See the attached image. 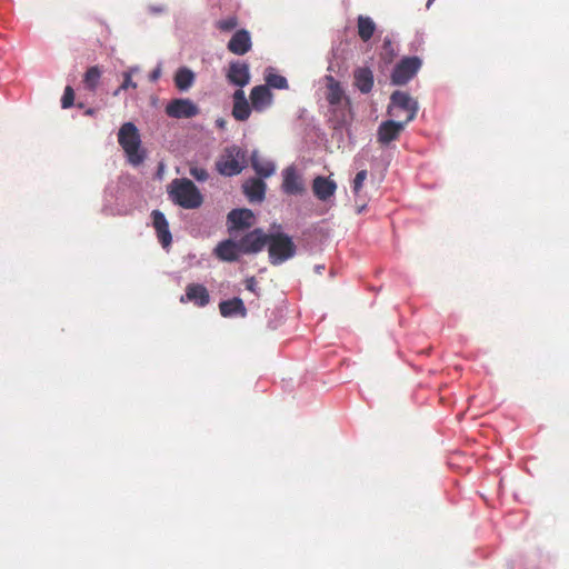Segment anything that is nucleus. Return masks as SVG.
<instances>
[{
	"mask_svg": "<svg viewBox=\"0 0 569 569\" xmlns=\"http://www.w3.org/2000/svg\"><path fill=\"white\" fill-rule=\"evenodd\" d=\"M118 142L130 164L139 166L144 161L147 153L141 146L140 133L134 123L124 122L120 127L118 132Z\"/></svg>",
	"mask_w": 569,
	"mask_h": 569,
	"instance_id": "1",
	"label": "nucleus"
},
{
	"mask_svg": "<svg viewBox=\"0 0 569 569\" xmlns=\"http://www.w3.org/2000/svg\"><path fill=\"white\" fill-rule=\"evenodd\" d=\"M171 200L184 209H197L203 202V197L189 179H174L169 189Z\"/></svg>",
	"mask_w": 569,
	"mask_h": 569,
	"instance_id": "2",
	"label": "nucleus"
},
{
	"mask_svg": "<svg viewBox=\"0 0 569 569\" xmlns=\"http://www.w3.org/2000/svg\"><path fill=\"white\" fill-rule=\"evenodd\" d=\"M268 256L272 266H279L292 259L297 253V246L292 238L284 232L268 233Z\"/></svg>",
	"mask_w": 569,
	"mask_h": 569,
	"instance_id": "3",
	"label": "nucleus"
},
{
	"mask_svg": "<svg viewBox=\"0 0 569 569\" xmlns=\"http://www.w3.org/2000/svg\"><path fill=\"white\" fill-rule=\"evenodd\" d=\"M418 112V102L405 91H395L390 97L388 114L408 124Z\"/></svg>",
	"mask_w": 569,
	"mask_h": 569,
	"instance_id": "4",
	"label": "nucleus"
},
{
	"mask_svg": "<svg viewBox=\"0 0 569 569\" xmlns=\"http://www.w3.org/2000/svg\"><path fill=\"white\" fill-rule=\"evenodd\" d=\"M246 151L238 146L227 147L216 162L217 171L226 177L239 174L246 167Z\"/></svg>",
	"mask_w": 569,
	"mask_h": 569,
	"instance_id": "5",
	"label": "nucleus"
},
{
	"mask_svg": "<svg viewBox=\"0 0 569 569\" xmlns=\"http://www.w3.org/2000/svg\"><path fill=\"white\" fill-rule=\"evenodd\" d=\"M326 81V99L330 107H332L333 111H341L342 121H345V111L351 110L350 99L346 96L340 82L337 81L332 76H327Z\"/></svg>",
	"mask_w": 569,
	"mask_h": 569,
	"instance_id": "6",
	"label": "nucleus"
},
{
	"mask_svg": "<svg viewBox=\"0 0 569 569\" xmlns=\"http://www.w3.org/2000/svg\"><path fill=\"white\" fill-rule=\"evenodd\" d=\"M422 66L418 57H405L393 68L391 81L393 84L403 86L409 82Z\"/></svg>",
	"mask_w": 569,
	"mask_h": 569,
	"instance_id": "7",
	"label": "nucleus"
},
{
	"mask_svg": "<svg viewBox=\"0 0 569 569\" xmlns=\"http://www.w3.org/2000/svg\"><path fill=\"white\" fill-rule=\"evenodd\" d=\"M227 224L229 234L237 239L238 231L254 224V214L250 209H232L227 216Z\"/></svg>",
	"mask_w": 569,
	"mask_h": 569,
	"instance_id": "8",
	"label": "nucleus"
},
{
	"mask_svg": "<svg viewBox=\"0 0 569 569\" xmlns=\"http://www.w3.org/2000/svg\"><path fill=\"white\" fill-rule=\"evenodd\" d=\"M267 236L262 229L256 228L240 237L237 242L241 253L253 254L262 251L268 242Z\"/></svg>",
	"mask_w": 569,
	"mask_h": 569,
	"instance_id": "9",
	"label": "nucleus"
},
{
	"mask_svg": "<svg viewBox=\"0 0 569 569\" xmlns=\"http://www.w3.org/2000/svg\"><path fill=\"white\" fill-rule=\"evenodd\" d=\"M166 113L176 119L192 118L199 113V108L189 99H173L167 104Z\"/></svg>",
	"mask_w": 569,
	"mask_h": 569,
	"instance_id": "10",
	"label": "nucleus"
},
{
	"mask_svg": "<svg viewBox=\"0 0 569 569\" xmlns=\"http://www.w3.org/2000/svg\"><path fill=\"white\" fill-rule=\"evenodd\" d=\"M407 124L400 120H387L380 123L377 131V140L380 144L387 146L397 140Z\"/></svg>",
	"mask_w": 569,
	"mask_h": 569,
	"instance_id": "11",
	"label": "nucleus"
},
{
	"mask_svg": "<svg viewBox=\"0 0 569 569\" xmlns=\"http://www.w3.org/2000/svg\"><path fill=\"white\" fill-rule=\"evenodd\" d=\"M226 78L229 83L242 89L250 82V69L249 64L240 61H232L229 64Z\"/></svg>",
	"mask_w": 569,
	"mask_h": 569,
	"instance_id": "12",
	"label": "nucleus"
},
{
	"mask_svg": "<svg viewBox=\"0 0 569 569\" xmlns=\"http://www.w3.org/2000/svg\"><path fill=\"white\" fill-rule=\"evenodd\" d=\"M282 190L287 194H302L306 190L303 180L293 166L282 172Z\"/></svg>",
	"mask_w": 569,
	"mask_h": 569,
	"instance_id": "13",
	"label": "nucleus"
},
{
	"mask_svg": "<svg viewBox=\"0 0 569 569\" xmlns=\"http://www.w3.org/2000/svg\"><path fill=\"white\" fill-rule=\"evenodd\" d=\"M273 101V94L271 90L264 86H256L250 92V103L254 111L262 112L268 109Z\"/></svg>",
	"mask_w": 569,
	"mask_h": 569,
	"instance_id": "14",
	"label": "nucleus"
},
{
	"mask_svg": "<svg viewBox=\"0 0 569 569\" xmlns=\"http://www.w3.org/2000/svg\"><path fill=\"white\" fill-rule=\"evenodd\" d=\"M180 302H193L197 307H206L210 302V296L207 288L199 283H189L186 287V293L180 298Z\"/></svg>",
	"mask_w": 569,
	"mask_h": 569,
	"instance_id": "15",
	"label": "nucleus"
},
{
	"mask_svg": "<svg viewBox=\"0 0 569 569\" xmlns=\"http://www.w3.org/2000/svg\"><path fill=\"white\" fill-rule=\"evenodd\" d=\"M232 117L238 121H246L251 114V103L248 102L244 91L238 89L232 94Z\"/></svg>",
	"mask_w": 569,
	"mask_h": 569,
	"instance_id": "16",
	"label": "nucleus"
},
{
	"mask_svg": "<svg viewBox=\"0 0 569 569\" xmlns=\"http://www.w3.org/2000/svg\"><path fill=\"white\" fill-rule=\"evenodd\" d=\"M152 224L157 231L158 239L163 248H167L171 244L172 237L169 230V223L164 217V214L159 210H153L151 212Z\"/></svg>",
	"mask_w": 569,
	"mask_h": 569,
	"instance_id": "17",
	"label": "nucleus"
},
{
	"mask_svg": "<svg viewBox=\"0 0 569 569\" xmlns=\"http://www.w3.org/2000/svg\"><path fill=\"white\" fill-rule=\"evenodd\" d=\"M241 250L237 240L227 239L218 243L214 249V254L222 261L233 262L238 261Z\"/></svg>",
	"mask_w": 569,
	"mask_h": 569,
	"instance_id": "18",
	"label": "nucleus"
},
{
	"mask_svg": "<svg viewBox=\"0 0 569 569\" xmlns=\"http://www.w3.org/2000/svg\"><path fill=\"white\" fill-rule=\"evenodd\" d=\"M251 38L247 30H238L228 42V50L234 54L243 56L251 49Z\"/></svg>",
	"mask_w": 569,
	"mask_h": 569,
	"instance_id": "19",
	"label": "nucleus"
},
{
	"mask_svg": "<svg viewBox=\"0 0 569 569\" xmlns=\"http://www.w3.org/2000/svg\"><path fill=\"white\" fill-rule=\"evenodd\" d=\"M336 189V182L329 178L318 176L313 179L312 191L321 201H326L331 198L335 194Z\"/></svg>",
	"mask_w": 569,
	"mask_h": 569,
	"instance_id": "20",
	"label": "nucleus"
},
{
	"mask_svg": "<svg viewBox=\"0 0 569 569\" xmlns=\"http://www.w3.org/2000/svg\"><path fill=\"white\" fill-rule=\"evenodd\" d=\"M219 310L222 317H233V316H241L246 317L247 309L244 307L243 301L240 298H232L229 300L221 301L219 303Z\"/></svg>",
	"mask_w": 569,
	"mask_h": 569,
	"instance_id": "21",
	"label": "nucleus"
},
{
	"mask_svg": "<svg viewBox=\"0 0 569 569\" xmlns=\"http://www.w3.org/2000/svg\"><path fill=\"white\" fill-rule=\"evenodd\" d=\"M355 86L362 93H369L373 87V74L369 68H358L355 70Z\"/></svg>",
	"mask_w": 569,
	"mask_h": 569,
	"instance_id": "22",
	"label": "nucleus"
},
{
	"mask_svg": "<svg viewBox=\"0 0 569 569\" xmlns=\"http://www.w3.org/2000/svg\"><path fill=\"white\" fill-rule=\"evenodd\" d=\"M243 191L250 201H262L266 183L261 179H251L243 184Z\"/></svg>",
	"mask_w": 569,
	"mask_h": 569,
	"instance_id": "23",
	"label": "nucleus"
},
{
	"mask_svg": "<svg viewBox=\"0 0 569 569\" xmlns=\"http://www.w3.org/2000/svg\"><path fill=\"white\" fill-rule=\"evenodd\" d=\"M251 166L257 174L262 178H268L274 172L273 163L262 159L257 151L251 156Z\"/></svg>",
	"mask_w": 569,
	"mask_h": 569,
	"instance_id": "24",
	"label": "nucleus"
},
{
	"mask_svg": "<svg viewBox=\"0 0 569 569\" xmlns=\"http://www.w3.org/2000/svg\"><path fill=\"white\" fill-rule=\"evenodd\" d=\"M194 82V73L183 67L178 69L174 76V84L180 91L188 90Z\"/></svg>",
	"mask_w": 569,
	"mask_h": 569,
	"instance_id": "25",
	"label": "nucleus"
},
{
	"mask_svg": "<svg viewBox=\"0 0 569 569\" xmlns=\"http://www.w3.org/2000/svg\"><path fill=\"white\" fill-rule=\"evenodd\" d=\"M376 31V23L369 17H358V34L365 42L369 41Z\"/></svg>",
	"mask_w": 569,
	"mask_h": 569,
	"instance_id": "26",
	"label": "nucleus"
},
{
	"mask_svg": "<svg viewBox=\"0 0 569 569\" xmlns=\"http://www.w3.org/2000/svg\"><path fill=\"white\" fill-rule=\"evenodd\" d=\"M101 73V69L98 66H92L86 71L83 83L87 90L96 91L100 82Z\"/></svg>",
	"mask_w": 569,
	"mask_h": 569,
	"instance_id": "27",
	"label": "nucleus"
},
{
	"mask_svg": "<svg viewBox=\"0 0 569 569\" xmlns=\"http://www.w3.org/2000/svg\"><path fill=\"white\" fill-rule=\"evenodd\" d=\"M266 82H267L266 86L269 89H270V87L276 88V89H287L288 88L287 79L281 74L270 73L266 77Z\"/></svg>",
	"mask_w": 569,
	"mask_h": 569,
	"instance_id": "28",
	"label": "nucleus"
},
{
	"mask_svg": "<svg viewBox=\"0 0 569 569\" xmlns=\"http://www.w3.org/2000/svg\"><path fill=\"white\" fill-rule=\"evenodd\" d=\"M216 26L220 31L229 32L238 26V19L233 16L228 17L226 19L217 21Z\"/></svg>",
	"mask_w": 569,
	"mask_h": 569,
	"instance_id": "29",
	"label": "nucleus"
},
{
	"mask_svg": "<svg viewBox=\"0 0 569 569\" xmlns=\"http://www.w3.org/2000/svg\"><path fill=\"white\" fill-rule=\"evenodd\" d=\"M137 68H131L130 70L126 71L123 73V82L120 86V88L114 92V94H118L120 90H127L129 88H137V83L132 81L131 77L137 71Z\"/></svg>",
	"mask_w": 569,
	"mask_h": 569,
	"instance_id": "30",
	"label": "nucleus"
},
{
	"mask_svg": "<svg viewBox=\"0 0 569 569\" xmlns=\"http://www.w3.org/2000/svg\"><path fill=\"white\" fill-rule=\"evenodd\" d=\"M73 101H74V91H73L72 87L67 86L64 88V92L61 98V107L63 109H68L73 106Z\"/></svg>",
	"mask_w": 569,
	"mask_h": 569,
	"instance_id": "31",
	"label": "nucleus"
},
{
	"mask_svg": "<svg viewBox=\"0 0 569 569\" xmlns=\"http://www.w3.org/2000/svg\"><path fill=\"white\" fill-rule=\"evenodd\" d=\"M367 176H368L367 170H360L356 174V177L353 179V184H352V191L355 194H358L361 191L363 182L367 179Z\"/></svg>",
	"mask_w": 569,
	"mask_h": 569,
	"instance_id": "32",
	"label": "nucleus"
},
{
	"mask_svg": "<svg viewBox=\"0 0 569 569\" xmlns=\"http://www.w3.org/2000/svg\"><path fill=\"white\" fill-rule=\"evenodd\" d=\"M190 174L198 181H206L209 178V173L204 168L191 167Z\"/></svg>",
	"mask_w": 569,
	"mask_h": 569,
	"instance_id": "33",
	"label": "nucleus"
},
{
	"mask_svg": "<svg viewBox=\"0 0 569 569\" xmlns=\"http://www.w3.org/2000/svg\"><path fill=\"white\" fill-rule=\"evenodd\" d=\"M246 288H247L249 291H251V292H253V293L258 295V292H257V280H256V278H254V277H250V278H248V279L246 280Z\"/></svg>",
	"mask_w": 569,
	"mask_h": 569,
	"instance_id": "34",
	"label": "nucleus"
},
{
	"mask_svg": "<svg viewBox=\"0 0 569 569\" xmlns=\"http://www.w3.org/2000/svg\"><path fill=\"white\" fill-rule=\"evenodd\" d=\"M160 76H161V68H160V67H158V68H156V69L150 73L149 78H150V80H151L152 82H154V81H157V80L160 78Z\"/></svg>",
	"mask_w": 569,
	"mask_h": 569,
	"instance_id": "35",
	"label": "nucleus"
},
{
	"mask_svg": "<svg viewBox=\"0 0 569 569\" xmlns=\"http://www.w3.org/2000/svg\"><path fill=\"white\" fill-rule=\"evenodd\" d=\"M216 123H217V126H218V127L223 128V127H224V124H226V121H224L223 119H218V120L216 121Z\"/></svg>",
	"mask_w": 569,
	"mask_h": 569,
	"instance_id": "36",
	"label": "nucleus"
},
{
	"mask_svg": "<svg viewBox=\"0 0 569 569\" xmlns=\"http://www.w3.org/2000/svg\"><path fill=\"white\" fill-rule=\"evenodd\" d=\"M433 1H435V0H428V2H427V8H428V9L430 8V6H431V3H432Z\"/></svg>",
	"mask_w": 569,
	"mask_h": 569,
	"instance_id": "37",
	"label": "nucleus"
}]
</instances>
